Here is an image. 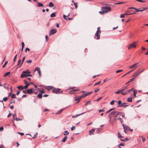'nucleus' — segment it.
Wrapping results in <instances>:
<instances>
[{
	"label": "nucleus",
	"mask_w": 148,
	"mask_h": 148,
	"mask_svg": "<svg viewBox=\"0 0 148 148\" xmlns=\"http://www.w3.org/2000/svg\"><path fill=\"white\" fill-rule=\"evenodd\" d=\"M101 10L102 11H99V13L101 14H104L105 13L104 11H103L102 8H101Z\"/></svg>",
	"instance_id": "412c9836"
},
{
	"label": "nucleus",
	"mask_w": 148,
	"mask_h": 148,
	"mask_svg": "<svg viewBox=\"0 0 148 148\" xmlns=\"http://www.w3.org/2000/svg\"><path fill=\"white\" fill-rule=\"evenodd\" d=\"M95 131V129H92L91 130H89V135H91L92 134H93V133Z\"/></svg>",
	"instance_id": "4468645a"
},
{
	"label": "nucleus",
	"mask_w": 148,
	"mask_h": 148,
	"mask_svg": "<svg viewBox=\"0 0 148 148\" xmlns=\"http://www.w3.org/2000/svg\"><path fill=\"white\" fill-rule=\"evenodd\" d=\"M11 97L12 99L16 98V95L14 94H12L11 96Z\"/></svg>",
	"instance_id": "4c0bfd02"
},
{
	"label": "nucleus",
	"mask_w": 148,
	"mask_h": 148,
	"mask_svg": "<svg viewBox=\"0 0 148 148\" xmlns=\"http://www.w3.org/2000/svg\"><path fill=\"white\" fill-rule=\"evenodd\" d=\"M102 97H99L95 101H99V100L101 99H102Z\"/></svg>",
	"instance_id": "5fc2aeb1"
},
{
	"label": "nucleus",
	"mask_w": 148,
	"mask_h": 148,
	"mask_svg": "<svg viewBox=\"0 0 148 148\" xmlns=\"http://www.w3.org/2000/svg\"><path fill=\"white\" fill-rule=\"evenodd\" d=\"M101 81H100L99 82H98L96 83L94 85V86H95V85L99 84L101 83Z\"/></svg>",
	"instance_id": "6e6d98bb"
},
{
	"label": "nucleus",
	"mask_w": 148,
	"mask_h": 148,
	"mask_svg": "<svg viewBox=\"0 0 148 148\" xmlns=\"http://www.w3.org/2000/svg\"><path fill=\"white\" fill-rule=\"evenodd\" d=\"M130 140V139L128 138H126L125 139H120V140L121 141L123 142H126L127 141Z\"/></svg>",
	"instance_id": "aec40b11"
},
{
	"label": "nucleus",
	"mask_w": 148,
	"mask_h": 148,
	"mask_svg": "<svg viewBox=\"0 0 148 148\" xmlns=\"http://www.w3.org/2000/svg\"><path fill=\"white\" fill-rule=\"evenodd\" d=\"M29 51L30 50V49L28 47L25 50V52H27V51Z\"/></svg>",
	"instance_id": "338daca9"
},
{
	"label": "nucleus",
	"mask_w": 148,
	"mask_h": 148,
	"mask_svg": "<svg viewBox=\"0 0 148 148\" xmlns=\"http://www.w3.org/2000/svg\"><path fill=\"white\" fill-rule=\"evenodd\" d=\"M127 93V92L126 91V92H121V94L122 95H126Z\"/></svg>",
	"instance_id": "864d4df0"
},
{
	"label": "nucleus",
	"mask_w": 148,
	"mask_h": 148,
	"mask_svg": "<svg viewBox=\"0 0 148 148\" xmlns=\"http://www.w3.org/2000/svg\"><path fill=\"white\" fill-rule=\"evenodd\" d=\"M115 101V102H116V101H115L114 100H113L112 101H111L110 103V104L111 105H114V102Z\"/></svg>",
	"instance_id": "58836bf2"
},
{
	"label": "nucleus",
	"mask_w": 148,
	"mask_h": 148,
	"mask_svg": "<svg viewBox=\"0 0 148 148\" xmlns=\"http://www.w3.org/2000/svg\"><path fill=\"white\" fill-rule=\"evenodd\" d=\"M133 89H134L133 88H132L130 90H127L126 91L127 93H129V92L132 91Z\"/></svg>",
	"instance_id": "4d7b16f0"
},
{
	"label": "nucleus",
	"mask_w": 148,
	"mask_h": 148,
	"mask_svg": "<svg viewBox=\"0 0 148 148\" xmlns=\"http://www.w3.org/2000/svg\"><path fill=\"white\" fill-rule=\"evenodd\" d=\"M134 70H131L130 71H129V72H127V73L125 74V75H124L123 76H122V77H124L127 74H129V73H130L131 72H132V71Z\"/></svg>",
	"instance_id": "473e14b6"
},
{
	"label": "nucleus",
	"mask_w": 148,
	"mask_h": 148,
	"mask_svg": "<svg viewBox=\"0 0 148 148\" xmlns=\"http://www.w3.org/2000/svg\"><path fill=\"white\" fill-rule=\"evenodd\" d=\"M121 113L122 112H121L115 111L114 117H117L119 115L121 114Z\"/></svg>",
	"instance_id": "9d476101"
},
{
	"label": "nucleus",
	"mask_w": 148,
	"mask_h": 148,
	"mask_svg": "<svg viewBox=\"0 0 148 148\" xmlns=\"http://www.w3.org/2000/svg\"><path fill=\"white\" fill-rule=\"evenodd\" d=\"M118 138H120L123 137V136L121 135L120 133L119 132H118Z\"/></svg>",
	"instance_id": "cd10ccee"
},
{
	"label": "nucleus",
	"mask_w": 148,
	"mask_h": 148,
	"mask_svg": "<svg viewBox=\"0 0 148 148\" xmlns=\"http://www.w3.org/2000/svg\"><path fill=\"white\" fill-rule=\"evenodd\" d=\"M132 97L128 98L127 99V101L129 102H132Z\"/></svg>",
	"instance_id": "b1692460"
},
{
	"label": "nucleus",
	"mask_w": 148,
	"mask_h": 148,
	"mask_svg": "<svg viewBox=\"0 0 148 148\" xmlns=\"http://www.w3.org/2000/svg\"><path fill=\"white\" fill-rule=\"evenodd\" d=\"M123 70H118L117 71H116V72L117 73H119V72H121V71H123Z\"/></svg>",
	"instance_id": "09e8293b"
},
{
	"label": "nucleus",
	"mask_w": 148,
	"mask_h": 148,
	"mask_svg": "<svg viewBox=\"0 0 148 148\" xmlns=\"http://www.w3.org/2000/svg\"><path fill=\"white\" fill-rule=\"evenodd\" d=\"M24 45H24V43L23 42H22V49H21V51H23L24 47Z\"/></svg>",
	"instance_id": "c85d7f7f"
},
{
	"label": "nucleus",
	"mask_w": 148,
	"mask_h": 148,
	"mask_svg": "<svg viewBox=\"0 0 148 148\" xmlns=\"http://www.w3.org/2000/svg\"><path fill=\"white\" fill-rule=\"evenodd\" d=\"M138 64V63H137L133 64L132 65L130 66L129 67V68L130 69H131L134 67L135 68V69H136L137 68L136 66V65Z\"/></svg>",
	"instance_id": "ddd939ff"
},
{
	"label": "nucleus",
	"mask_w": 148,
	"mask_h": 148,
	"mask_svg": "<svg viewBox=\"0 0 148 148\" xmlns=\"http://www.w3.org/2000/svg\"><path fill=\"white\" fill-rule=\"evenodd\" d=\"M92 93V92H89L87 93H85V94H83L82 95V97H85L86 96L90 95Z\"/></svg>",
	"instance_id": "6e6552de"
},
{
	"label": "nucleus",
	"mask_w": 148,
	"mask_h": 148,
	"mask_svg": "<svg viewBox=\"0 0 148 148\" xmlns=\"http://www.w3.org/2000/svg\"><path fill=\"white\" fill-rule=\"evenodd\" d=\"M115 111H113L110 113L108 115V116L109 117L110 120L111 119V118L113 116H114Z\"/></svg>",
	"instance_id": "423d86ee"
},
{
	"label": "nucleus",
	"mask_w": 148,
	"mask_h": 148,
	"mask_svg": "<svg viewBox=\"0 0 148 148\" xmlns=\"http://www.w3.org/2000/svg\"><path fill=\"white\" fill-rule=\"evenodd\" d=\"M17 133L20 134L21 136H23L24 134L23 133H20L19 132H18Z\"/></svg>",
	"instance_id": "0e129e2a"
},
{
	"label": "nucleus",
	"mask_w": 148,
	"mask_h": 148,
	"mask_svg": "<svg viewBox=\"0 0 148 148\" xmlns=\"http://www.w3.org/2000/svg\"><path fill=\"white\" fill-rule=\"evenodd\" d=\"M74 5L75 6V9H77V3H74Z\"/></svg>",
	"instance_id": "603ef678"
},
{
	"label": "nucleus",
	"mask_w": 148,
	"mask_h": 148,
	"mask_svg": "<svg viewBox=\"0 0 148 148\" xmlns=\"http://www.w3.org/2000/svg\"><path fill=\"white\" fill-rule=\"evenodd\" d=\"M33 90V89L32 88L29 89L27 90V93L29 94H31L32 93L34 92Z\"/></svg>",
	"instance_id": "1a4fd4ad"
},
{
	"label": "nucleus",
	"mask_w": 148,
	"mask_h": 148,
	"mask_svg": "<svg viewBox=\"0 0 148 148\" xmlns=\"http://www.w3.org/2000/svg\"><path fill=\"white\" fill-rule=\"evenodd\" d=\"M114 108H112V109H110L106 113V114L109 112H110V111H112V110H113L114 109Z\"/></svg>",
	"instance_id": "2f4dec72"
},
{
	"label": "nucleus",
	"mask_w": 148,
	"mask_h": 148,
	"mask_svg": "<svg viewBox=\"0 0 148 148\" xmlns=\"http://www.w3.org/2000/svg\"><path fill=\"white\" fill-rule=\"evenodd\" d=\"M125 15H127V14H121V15L120 17L121 18H124L125 17Z\"/></svg>",
	"instance_id": "37998d69"
},
{
	"label": "nucleus",
	"mask_w": 148,
	"mask_h": 148,
	"mask_svg": "<svg viewBox=\"0 0 148 148\" xmlns=\"http://www.w3.org/2000/svg\"><path fill=\"white\" fill-rule=\"evenodd\" d=\"M10 72H7L5 74L3 75V76L4 77H6L7 76L9 75L10 74Z\"/></svg>",
	"instance_id": "a211bd4d"
},
{
	"label": "nucleus",
	"mask_w": 148,
	"mask_h": 148,
	"mask_svg": "<svg viewBox=\"0 0 148 148\" xmlns=\"http://www.w3.org/2000/svg\"><path fill=\"white\" fill-rule=\"evenodd\" d=\"M25 59V57H24L23 58V59H22V62L21 63V64L20 66H21V65L23 63V62L24 61Z\"/></svg>",
	"instance_id": "ea45409f"
},
{
	"label": "nucleus",
	"mask_w": 148,
	"mask_h": 148,
	"mask_svg": "<svg viewBox=\"0 0 148 148\" xmlns=\"http://www.w3.org/2000/svg\"><path fill=\"white\" fill-rule=\"evenodd\" d=\"M101 130V129L100 128H98L97 130V133H99L100 132Z\"/></svg>",
	"instance_id": "8fccbe9b"
},
{
	"label": "nucleus",
	"mask_w": 148,
	"mask_h": 148,
	"mask_svg": "<svg viewBox=\"0 0 148 148\" xmlns=\"http://www.w3.org/2000/svg\"><path fill=\"white\" fill-rule=\"evenodd\" d=\"M15 120L16 121H18L21 120L22 119H19V118H16L15 119Z\"/></svg>",
	"instance_id": "e2e57ef3"
},
{
	"label": "nucleus",
	"mask_w": 148,
	"mask_h": 148,
	"mask_svg": "<svg viewBox=\"0 0 148 148\" xmlns=\"http://www.w3.org/2000/svg\"><path fill=\"white\" fill-rule=\"evenodd\" d=\"M121 92V90L120 89L117 92H115L114 93L115 94H119L120 93V92Z\"/></svg>",
	"instance_id": "3c124183"
},
{
	"label": "nucleus",
	"mask_w": 148,
	"mask_h": 148,
	"mask_svg": "<svg viewBox=\"0 0 148 148\" xmlns=\"http://www.w3.org/2000/svg\"><path fill=\"white\" fill-rule=\"evenodd\" d=\"M42 96V95L41 94H38V97L39 98H41Z\"/></svg>",
	"instance_id": "a19ab883"
},
{
	"label": "nucleus",
	"mask_w": 148,
	"mask_h": 148,
	"mask_svg": "<svg viewBox=\"0 0 148 148\" xmlns=\"http://www.w3.org/2000/svg\"><path fill=\"white\" fill-rule=\"evenodd\" d=\"M40 92L42 93H45V91L43 90H41L40 91Z\"/></svg>",
	"instance_id": "052dcab7"
},
{
	"label": "nucleus",
	"mask_w": 148,
	"mask_h": 148,
	"mask_svg": "<svg viewBox=\"0 0 148 148\" xmlns=\"http://www.w3.org/2000/svg\"><path fill=\"white\" fill-rule=\"evenodd\" d=\"M82 97V96L80 97H76L75 99V101H77V103L79 102L80 101V99Z\"/></svg>",
	"instance_id": "9b49d317"
},
{
	"label": "nucleus",
	"mask_w": 148,
	"mask_h": 148,
	"mask_svg": "<svg viewBox=\"0 0 148 148\" xmlns=\"http://www.w3.org/2000/svg\"><path fill=\"white\" fill-rule=\"evenodd\" d=\"M45 39L47 41L48 40V36L47 35L45 36Z\"/></svg>",
	"instance_id": "774afa93"
},
{
	"label": "nucleus",
	"mask_w": 148,
	"mask_h": 148,
	"mask_svg": "<svg viewBox=\"0 0 148 148\" xmlns=\"http://www.w3.org/2000/svg\"><path fill=\"white\" fill-rule=\"evenodd\" d=\"M63 18H64L65 19L66 21H67V18H66V16L65 15V14H64L63 15Z\"/></svg>",
	"instance_id": "13d9d810"
},
{
	"label": "nucleus",
	"mask_w": 148,
	"mask_h": 148,
	"mask_svg": "<svg viewBox=\"0 0 148 148\" xmlns=\"http://www.w3.org/2000/svg\"><path fill=\"white\" fill-rule=\"evenodd\" d=\"M30 72L28 70H27L26 71H23L22 72V74L21 75V77L23 78L24 77H28V73H30Z\"/></svg>",
	"instance_id": "f257e3e1"
},
{
	"label": "nucleus",
	"mask_w": 148,
	"mask_h": 148,
	"mask_svg": "<svg viewBox=\"0 0 148 148\" xmlns=\"http://www.w3.org/2000/svg\"><path fill=\"white\" fill-rule=\"evenodd\" d=\"M127 88L126 87H123V88H122L121 89H120L121 91V92H122L124 90H125L127 89Z\"/></svg>",
	"instance_id": "393cba45"
},
{
	"label": "nucleus",
	"mask_w": 148,
	"mask_h": 148,
	"mask_svg": "<svg viewBox=\"0 0 148 148\" xmlns=\"http://www.w3.org/2000/svg\"><path fill=\"white\" fill-rule=\"evenodd\" d=\"M8 99V98L7 97H5L3 99V101H6Z\"/></svg>",
	"instance_id": "49530a36"
},
{
	"label": "nucleus",
	"mask_w": 148,
	"mask_h": 148,
	"mask_svg": "<svg viewBox=\"0 0 148 148\" xmlns=\"http://www.w3.org/2000/svg\"><path fill=\"white\" fill-rule=\"evenodd\" d=\"M117 119H118V120H119L120 121V122L121 123H122L123 120H122V119L120 117H119V118H117Z\"/></svg>",
	"instance_id": "c03bdc74"
},
{
	"label": "nucleus",
	"mask_w": 148,
	"mask_h": 148,
	"mask_svg": "<svg viewBox=\"0 0 148 148\" xmlns=\"http://www.w3.org/2000/svg\"><path fill=\"white\" fill-rule=\"evenodd\" d=\"M85 112H84L82 113H81L80 114H77L76 115H74V116H73L72 117V118H75V117H77L78 116H79L80 115H82L84 113H85Z\"/></svg>",
	"instance_id": "2eb2a0df"
},
{
	"label": "nucleus",
	"mask_w": 148,
	"mask_h": 148,
	"mask_svg": "<svg viewBox=\"0 0 148 148\" xmlns=\"http://www.w3.org/2000/svg\"><path fill=\"white\" fill-rule=\"evenodd\" d=\"M17 56V55H16L14 58L13 59V61L14 62H15L16 60Z\"/></svg>",
	"instance_id": "79ce46f5"
},
{
	"label": "nucleus",
	"mask_w": 148,
	"mask_h": 148,
	"mask_svg": "<svg viewBox=\"0 0 148 148\" xmlns=\"http://www.w3.org/2000/svg\"><path fill=\"white\" fill-rule=\"evenodd\" d=\"M137 42L134 41L133 43L130 44L128 46V48L129 49L132 48H135L136 46Z\"/></svg>",
	"instance_id": "f03ea898"
},
{
	"label": "nucleus",
	"mask_w": 148,
	"mask_h": 148,
	"mask_svg": "<svg viewBox=\"0 0 148 148\" xmlns=\"http://www.w3.org/2000/svg\"><path fill=\"white\" fill-rule=\"evenodd\" d=\"M50 17H55L56 16V14L55 13H52L50 16Z\"/></svg>",
	"instance_id": "bb28decb"
},
{
	"label": "nucleus",
	"mask_w": 148,
	"mask_h": 148,
	"mask_svg": "<svg viewBox=\"0 0 148 148\" xmlns=\"http://www.w3.org/2000/svg\"><path fill=\"white\" fill-rule=\"evenodd\" d=\"M102 8L105 13H107L111 10L110 8L109 7H103Z\"/></svg>",
	"instance_id": "7ed1b4c3"
},
{
	"label": "nucleus",
	"mask_w": 148,
	"mask_h": 148,
	"mask_svg": "<svg viewBox=\"0 0 148 148\" xmlns=\"http://www.w3.org/2000/svg\"><path fill=\"white\" fill-rule=\"evenodd\" d=\"M8 62V61H6L5 62L4 65H3V68L7 64Z\"/></svg>",
	"instance_id": "a18cd8bd"
},
{
	"label": "nucleus",
	"mask_w": 148,
	"mask_h": 148,
	"mask_svg": "<svg viewBox=\"0 0 148 148\" xmlns=\"http://www.w3.org/2000/svg\"><path fill=\"white\" fill-rule=\"evenodd\" d=\"M37 3L38 4V6L39 7H42L43 6V4L41 3H40L39 2H37Z\"/></svg>",
	"instance_id": "5701e85b"
},
{
	"label": "nucleus",
	"mask_w": 148,
	"mask_h": 148,
	"mask_svg": "<svg viewBox=\"0 0 148 148\" xmlns=\"http://www.w3.org/2000/svg\"><path fill=\"white\" fill-rule=\"evenodd\" d=\"M129 129H130V128L128 126H126L125 127L124 130H129Z\"/></svg>",
	"instance_id": "de8ad7c7"
},
{
	"label": "nucleus",
	"mask_w": 148,
	"mask_h": 148,
	"mask_svg": "<svg viewBox=\"0 0 148 148\" xmlns=\"http://www.w3.org/2000/svg\"><path fill=\"white\" fill-rule=\"evenodd\" d=\"M147 9V8H143L141 10V12H142Z\"/></svg>",
	"instance_id": "680f3d73"
},
{
	"label": "nucleus",
	"mask_w": 148,
	"mask_h": 148,
	"mask_svg": "<svg viewBox=\"0 0 148 148\" xmlns=\"http://www.w3.org/2000/svg\"><path fill=\"white\" fill-rule=\"evenodd\" d=\"M99 88L97 89H96L95 90V92H98V91H99Z\"/></svg>",
	"instance_id": "69168bd1"
},
{
	"label": "nucleus",
	"mask_w": 148,
	"mask_h": 148,
	"mask_svg": "<svg viewBox=\"0 0 148 148\" xmlns=\"http://www.w3.org/2000/svg\"><path fill=\"white\" fill-rule=\"evenodd\" d=\"M128 106V105H124L123 104V103H122L121 105H120L119 106V107H126V106Z\"/></svg>",
	"instance_id": "e433bc0d"
},
{
	"label": "nucleus",
	"mask_w": 148,
	"mask_h": 148,
	"mask_svg": "<svg viewBox=\"0 0 148 148\" xmlns=\"http://www.w3.org/2000/svg\"><path fill=\"white\" fill-rule=\"evenodd\" d=\"M57 32V30L56 29H53L51 30L50 33H49V35H51L56 33Z\"/></svg>",
	"instance_id": "0eeeda50"
},
{
	"label": "nucleus",
	"mask_w": 148,
	"mask_h": 148,
	"mask_svg": "<svg viewBox=\"0 0 148 148\" xmlns=\"http://www.w3.org/2000/svg\"><path fill=\"white\" fill-rule=\"evenodd\" d=\"M124 143H121L119 144V145H118V147L119 148V147L121 146H124Z\"/></svg>",
	"instance_id": "f704fd0d"
},
{
	"label": "nucleus",
	"mask_w": 148,
	"mask_h": 148,
	"mask_svg": "<svg viewBox=\"0 0 148 148\" xmlns=\"http://www.w3.org/2000/svg\"><path fill=\"white\" fill-rule=\"evenodd\" d=\"M144 70L143 69L142 71H140V72H138L137 71H136L134 74L133 75L132 77H134V78L137 76L139 74L141 73Z\"/></svg>",
	"instance_id": "20e7f679"
},
{
	"label": "nucleus",
	"mask_w": 148,
	"mask_h": 148,
	"mask_svg": "<svg viewBox=\"0 0 148 148\" xmlns=\"http://www.w3.org/2000/svg\"><path fill=\"white\" fill-rule=\"evenodd\" d=\"M69 133V132L67 131H66L64 132V133L63 134V135L66 136V135H68Z\"/></svg>",
	"instance_id": "c756f323"
},
{
	"label": "nucleus",
	"mask_w": 148,
	"mask_h": 148,
	"mask_svg": "<svg viewBox=\"0 0 148 148\" xmlns=\"http://www.w3.org/2000/svg\"><path fill=\"white\" fill-rule=\"evenodd\" d=\"M40 69L39 67H36L35 69V71H37L38 72V71H40Z\"/></svg>",
	"instance_id": "7c9ffc66"
},
{
	"label": "nucleus",
	"mask_w": 148,
	"mask_h": 148,
	"mask_svg": "<svg viewBox=\"0 0 148 148\" xmlns=\"http://www.w3.org/2000/svg\"><path fill=\"white\" fill-rule=\"evenodd\" d=\"M60 89L58 88L57 89H54L53 90V92L56 93H57L59 92H60Z\"/></svg>",
	"instance_id": "f8f14e48"
},
{
	"label": "nucleus",
	"mask_w": 148,
	"mask_h": 148,
	"mask_svg": "<svg viewBox=\"0 0 148 148\" xmlns=\"http://www.w3.org/2000/svg\"><path fill=\"white\" fill-rule=\"evenodd\" d=\"M134 78L130 79V81L129 82H128L127 83H126V84H127L128 83H130V82H132L133 81H134Z\"/></svg>",
	"instance_id": "bf43d9fd"
},
{
	"label": "nucleus",
	"mask_w": 148,
	"mask_h": 148,
	"mask_svg": "<svg viewBox=\"0 0 148 148\" xmlns=\"http://www.w3.org/2000/svg\"><path fill=\"white\" fill-rule=\"evenodd\" d=\"M67 138V136H65L64 137V138L62 139V142H65L66 139Z\"/></svg>",
	"instance_id": "4be33fe9"
},
{
	"label": "nucleus",
	"mask_w": 148,
	"mask_h": 148,
	"mask_svg": "<svg viewBox=\"0 0 148 148\" xmlns=\"http://www.w3.org/2000/svg\"><path fill=\"white\" fill-rule=\"evenodd\" d=\"M137 92H136L135 90H134L133 91V94L134 97H136V94L137 93Z\"/></svg>",
	"instance_id": "c9c22d12"
},
{
	"label": "nucleus",
	"mask_w": 148,
	"mask_h": 148,
	"mask_svg": "<svg viewBox=\"0 0 148 148\" xmlns=\"http://www.w3.org/2000/svg\"><path fill=\"white\" fill-rule=\"evenodd\" d=\"M13 119L15 120L16 118V112H15L13 114Z\"/></svg>",
	"instance_id": "a878e982"
},
{
	"label": "nucleus",
	"mask_w": 148,
	"mask_h": 148,
	"mask_svg": "<svg viewBox=\"0 0 148 148\" xmlns=\"http://www.w3.org/2000/svg\"><path fill=\"white\" fill-rule=\"evenodd\" d=\"M17 88L20 90H23V86H20L17 87Z\"/></svg>",
	"instance_id": "f3484780"
},
{
	"label": "nucleus",
	"mask_w": 148,
	"mask_h": 148,
	"mask_svg": "<svg viewBox=\"0 0 148 148\" xmlns=\"http://www.w3.org/2000/svg\"><path fill=\"white\" fill-rule=\"evenodd\" d=\"M100 32H99L98 31H97L96 33L95 34V37H97V40L99 39L100 38Z\"/></svg>",
	"instance_id": "39448f33"
},
{
	"label": "nucleus",
	"mask_w": 148,
	"mask_h": 148,
	"mask_svg": "<svg viewBox=\"0 0 148 148\" xmlns=\"http://www.w3.org/2000/svg\"><path fill=\"white\" fill-rule=\"evenodd\" d=\"M91 103V102L90 101H88V102H87L85 104V106H86L87 105H90V104Z\"/></svg>",
	"instance_id": "72a5a7b5"
},
{
	"label": "nucleus",
	"mask_w": 148,
	"mask_h": 148,
	"mask_svg": "<svg viewBox=\"0 0 148 148\" xmlns=\"http://www.w3.org/2000/svg\"><path fill=\"white\" fill-rule=\"evenodd\" d=\"M63 110H64L63 109H61L58 112H57L56 114H59L60 113H61Z\"/></svg>",
	"instance_id": "6ab92c4d"
},
{
	"label": "nucleus",
	"mask_w": 148,
	"mask_h": 148,
	"mask_svg": "<svg viewBox=\"0 0 148 148\" xmlns=\"http://www.w3.org/2000/svg\"><path fill=\"white\" fill-rule=\"evenodd\" d=\"M54 6L52 2H50L49 3V6L50 7H54Z\"/></svg>",
	"instance_id": "dca6fc26"
}]
</instances>
